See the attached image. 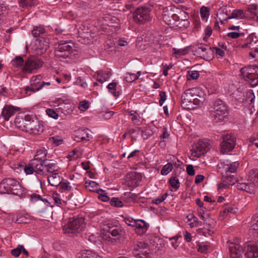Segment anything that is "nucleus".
I'll return each mask as SVG.
<instances>
[{"label": "nucleus", "mask_w": 258, "mask_h": 258, "mask_svg": "<svg viewBox=\"0 0 258 258\" xmlns=\"http://www.w3.org/2000/svg\"><path fill=\"white\" fill-rule=\"evenodd\" d=\"M26 193L24 188L16 179L11 178L4 179L0 183V194H13L20 198Z\"/></svg>", "instance_id": "1"}, {"label": "nucleus", "mask_w": 258, "mask_h": 258, "mask_svg": "<svg viewBox=\"0 0 258 258\" xmlns=\"http://www.w3.org/2000/svg\"><path fill=\"white\" fill-rule=\"evenodd\" d=\"M54 53L55 56L60 60L71 57L77 54V47L71 41L61 40L58 42Z\"/></svg>", "instance_id": "2"}, {"label": "nucleus", "mask_w": 258, "mask_h": 258, "mask_svg": "<svg viewBox=\"0 0 258 258\" xmlns=\"http://www.w3.org/2000/svg\"><path fill=\"white\" fill-rule=\"evenodd\" d=\"M198 91L194 88L187 89L184 91L181 96V105L187 109L194 108L193 105H201L203 104V96L200 99L195 98Z\"/></svg>", "instance_id": "3"}, {"label": "nucleus", "mask_w": 258, "mask_h": 258, "mask_svg": "<svg viewBox=\"0 0 258 258\" xmlns=\"http://www.w3.org/2000/svg\"><path fill=\"white\" fill-rule=\"evenodd\" d=\"M210 114L215 122H221L227 116V106L223 101L217 100L211 107Z\"/></svg>", "instance_id": "4"}, {"label": "nucleus", "mask_w": 258, "mask_h": 258, "mask_svg": "<svg viewBox=\"0 0 258 258\" xmlns=\"http://www.w3.org/2000/svg\"><path fill=\"white\" fill-rule=\"evenodd\" d=\"M84 218L76 216L69 219V222L63 227L65 233L73 234L80 232L84 227Z\"/></svg>", "instance_id": "5"}, {"label": "nucleus", "mask_w": 258, "mask_h": 258, "mask_svg": "<svg viewBox=\"0 0 258 258\" xmlns=\"http://www.w3.org/2000/svg\"><path fill=\"white\" fill-rule=\"evenodd\" d=\"M240 71L243 79L246 81H250V84L252 87L258 85V68L244 67Z\"/></svg>", "instance_id": "6"}, {"label": "nucleus", "mask_w": 258, "mask_h": 258, "mask_svg": "<svg viewBox=\"0 0 258 258\" xmlns=\"http://www.w3.org/2000/svg\"><path fill=\"white\" fill-rule=\"evenodd\" d=\"M210 144L208 141L205 139L200 140L196 143L191 150V156L192 157V160H195L204 155L210 149Z\"/></svg>", "instance_id": "7"}, {"label": "nucleus", "mask_w": 258, "mask_h": 258, "mask_svg": "<svg viewBox=\"0 0 258 258\" xmlns=\"http://www.w3.org/2000/svg\"><path fill=\"white\" fill-rule=\"evenodd\" d=\"M105 229L108 234L109 239L108 240L109 241L115 244L120 242L123 240V237L122 235L123 231L120 228L116 226H110L107 225ZM106 239L107 240V238H106Z\"/></svg>", "instance_id": "8"}, {"label": "nucleus", "mask_w": 258, "mask_h": 258, "mask_svg": "<svg viewBox=\"0 0 258 258\" xmlns=\"http://www.w3.org/2000/svg\"><path fill=\"white\" fill-rule=\"evenodd\" d=\"M164 245L163 239L153 235L148 237V241H146V248H148L149 251L155 250L156 253L162 250Z\"/></svg>", "instance_id": "9"}, {"label": "nucleus", "mask_w": 258, "mask_h": 258, "mask_svg": "<svg viewBox=\"0 0 258 258\" xmlns=\"http://www.w3.org/2000/svg\"><path fill=\"white\" fill-rule=\"evenodd\" d=\"M195 54L206 60L211 59L214 53L212 47L206 44H200L195 47Z\"/></svg>", "instance_id": "10"}, {"label": "nucleus", "mask_w": 258, "mask_h": 258, "mask_svg": "<svg viewBox=\"0 0 258 258\" xmlns=\"http://www.w3.org/2000/svg\"><path fill=\"white\" fill-rule=\"evenodd\" d=\"M236 145V138L234 135L229 134L223 137V141L221 144V151L226 153L232 151Z\"/></svg>", "instance_id": "11"}, {"label": "nucleus", "mask_w": 258, "mask_h": 258, "mask_svg": "<svg viewBox=\"0 0 258 258\" xmlns=\"http://www.w3.org/2000/svg\"><path fill=\"white\" fill-rule=\"evenodd\" d=\"M43 62L41 59L36 57H30L25 61L23 68L24 71L31 73L35 70L41 68Z\"/></svg>", "instance_id": "12"}, {"label": "nucleus", "mask_w": 258, "mask_h": 258, "mask_svg": "<svg viewBox=\"0 0 258 258\" xmlns=\"http://www.w3.org/2000/svg\"><path fill=\"white\" fill-rule=\"evenodd\" d=\"M124 222L127 225L135 227V232L138 235H142L145 232V221L144 220L126 218L124 219Z\"/></svg>", "instance_id": "13"}, {"label": "nucleus", "mask_w": 258, "mask_h": 258, "mask_svg": "<svg viewBox=\"0 0 258 258\" xmlns=\"http://www.w3.org/2000/svg\"><path fill=\"white\" fill-rule=\"evenodd\" d=\"M25 132L31 134L39 135L43 132V127L37 120L31 119L29 116Z\"/></svg>", "instance_id": "14"}, {"label": "nucleus", "mask_w": 258, "mask_h": 258, "mask_svg": "<svg viewBox=\"0 0 258 258\" xmlns=\"http://www.w3.org/2000/svg\"><path fill=\"white\" fill-rule=\"evenodd\" d=\"M41 76L40 75L37 76L35 77H33L31 79V84L30 86L26 87L25 91L27 95H30L31 93H29V91L31 92H35L41 89L45 84V82H41Z\"/></svg>", "instance_id": "15"}, {"label": "nucleus", "mask_w": 258, "mask_h": 258, "mask_svg": "<svg viewBox=\"0 0 258 258\" xmlns=\"http://www.w3.org/2000/svg\"><path fill=\"white\" fill-rule=\"evenodd\" d=\"M229 254L230 258H240L244 252L243 247L238 243L228 242Z\"/></svg>", "instance_id": "16"}, {"label": "nucleus", "mask_w": 258, "mask_h": 258, "mask_svg": "<svg viewBox=\"0 0 258 258\" xmlns=\"http://www.w3.org/2000/svg\"><path fill=\"white\" fill-rule=\"evenodd\" d=\"M142 180V176L139 173L131 172L126 175V183L130 187L137 186Z\"/></svg>", "instance_id": "17"}, {"label": "nucleus", "mask_w": 258, "mask_h": 258, "mask_svg": "<svg viewBox=\"0 0 258 258\" xmlns=\"http://www.w3.org/2000/svg\"><path fill=\"white\" fill-rule=\"evenodd\" d=\"M239 165L238 162H234L231 163L221 162L218 164V167L220 169H222L223 170V172H225L224 174H229L236 172Z\"/></svg>", "instance_id": "18"}, {"label": "nucleus", "mask_w": 258, "mask_h": 258, "mask_svg": "<svg viewBox=\"0 0 258 258\" xmlns=\"http://www.w3.org/2000/svg\"><path fill=\"white\" fill-rule=\"evenodd\" d=\"M35 44L36 45V50L37 51V53L42 54L49 48V39L41 37L39 39L35 40Z\"/></svg>", "instance_id": "19"}, {"label": "nucleus", "mask_w": 258, "mask_h": 258, "mask_svg": "<svg viewBox=\"0 0 258 258\" xmlns=\"http://www.w3.org/2000/svg\"><path fill=\"white\" fill-rule=\"evenodd\" d=\"M19 110V108L15 107L11 105H6L4 106L1 116H2L6 121L9 120V118Z\"/></svg>", "instance_id": "20"}, {"label": "nucleus", "mask_w": 258, "mask_h": 258, "mask_svg": "<svg viewBox=\"0 0 258 258\" xmlns=\"http://www.w3.org/2000/svg\"><path fill=\"white\" fill-rule=\"evenodd\" d=\"M248 180L251 187H253L254 191L258 187V169H253L249 171Z\"/></svg>", "instance_id": "21"}, {"label": "nucleus", "mask_w": 258, "mask_h": 258, "mask_svg": "<svg viewBox=\"0 0 258 258\" xmlns=\"http://www.w3.org/2000/svg\"><path fill=\"white\" fill-rule=\"evenodd\" d=\"M145 241L139 242L135 246L134 254L137 258H145Z\"/></svg>", "instance_id": "22"}, {"label": "nucleus", "mask_w": 258, "mask_h": 258, "mask_svg": "<svg viewBox=\"0 0 258 258\" xmlns=\"http://www.w3.org/2000/svg\"><path fill=\"white\" fill-rule=\"evenodd\" d=\"M45 163L44 162L31 160V165L34 168L35 172L40 175H45Z\"/></svg>", "instance_id": "23"}, {"label": "nucleus", "mask_w": 258, "mask_h": 258, "mask_svg": "<svg viewBox=\"0 0 258 258\" xmlns=\"http://www.w3.org/2000/svg\"><path fill=\"white\" fill-rule=\"evenodd\" d=\"M145 17V9L144 8H138L133 14L134 21L138 23H143Z\"/></svg>", "instance_id": "24"}, {"label": "nucleus", "mask_w": 258, "mask_h": 258, "mask_svg": "<svg viewBox=\"0 0 258 258\" xmlns=\"http://www.w3.org/2000/svg\"><path fill=\"white\" fill-rule=\"evenodd\" d=\"M89 131L87 129L79 131L77 132V135L75 136L74 140L78 142L80 141H89L91 138V135L88 133Z\"/></svg>", "instance_id": "25"}, {"label": "nucleus", "mask_w": 258, "mask_h": 258, "mask_svg": "<svg viewBox=\"0 0 258 258\" xmlns=\"http://www.w3.org/2000/svg\"><path fill=\"white\" fill-rule=\"evenodd\" d=\"M245 254L248 258L258 257V244L248 245Z\"/></svg>", "instance_id": "26"}, {"label": "nucleus", "mask_w": 258, "mask_h": 258, "mask_svg": "<svg viewBox=\"0 0 258 258\" xmlns=\"http://www.w3.org/2000/svg\"><path fill=\"white\" fill-rule=\"evenodd\" d=\"M29 116H25V118H16L15 120L16 126L19 129L25 132Z\"/></svg>", "instance_id": "27"}, {"label": "nucleus", "mask_w": 258, "mask_h": 258, "mask_svg": "<svg viewBox=\"0 0 258 258\" xmlns=\"http://www.w3.org/2000/svg\"><path fill=\"white\" fill-rule=\"evenodd\" d=\"M47 154V151L45 148L38 150L34 157V158L32 160H36L37 161L46 162L47 161L46 156Z\"/></svg>", "instance_id": "28"}, {"label": "nucleus", "mask_w": 258, "mask_h": 258, "mask_svg": "<svg viewBox=\"0 0 258 258\" xmlns=\"http://www.w3.org/2000/svg\"><path fill=\"white\" fill-rule=\"evenodd\" d=\"M45 175H47V173L53 174L58 172V168L56 164L51 162L50 160L47 161L45 163Z\"/></svg>", "instance_id": "29"}, {"label": "nucleus", "mask_w": 258, "mask_h": 258, "mask_svg": "<svg viewBox=\"0 0 258 258\" xmlns=\"http://www.w3.org/2000/svg\"><path fill=\"white\" fill-rule=\"evenodd\" d=\"M97 72L95 77L96 80L100 83L107 81L111 76V73L109 71H99Z\"/></svg>", "instance_id": "30"}, {"label": "nucleus", "mask_w": 258, "mask_h": 258, "mask_svg": "<svg viewBox=\"0 0 258 258\" xmlns=\"http://www.w3.org/2000/svg\"><path fill=\"white\" fill-rule=\"evenodd\" d=\"M49 183L52 186H57L61 183L60 177L58 172L54 173L47 177Z\"/></svg>", "instance_id": "31"}, {"label": "nucleus", "mask_w": 258, "mask_h": 258, "mask_svg": "<svg viewBox=\"0 0 258 258\" xmlns=\"http://www.w3.org/2000/svg\"><path fill=\"white\" fill-rule=\"evenodd\" d=\"M245 17V14L243 11L241 10H234L231 16L223 18L224 20H228L231 19H241Z\"/></svg>", "instance_id": "32"}, {"label": "nucleus", "mask_w": 258, "mask_h": 258, "mask_svg": "<svg viewBox=\"0 0 258 258\" xmlns=\"http://www.w3.org/2000/svg\"><path fill=\"white\" fill-rule=\"evenodd\" d=\"M249 224L250 232L255 231L258 233V215H254L251 219Z\"/></svg>", "instance_id": "33"}, {"label": "nucleus", "mask_w": 258, "mask_h": 258, "mask_svg": "<svg viewBox=\"0 0 258 258\" xmlns=\"http://www.w3.org/2000/svg\"><path fill=\"white\" fill-rule=\"evenodd\" d=\"M232 97L238 102H243L245 100L247 101V99L244 98V94L239 90H236L232 94Z\"/></svg>", "instance_id": "34"}, {"label": "nucleus", "mask_w": 258, "mask_h": 258, "mask_svg": "<svg viewBox=\"0 0 258 258\" xmlns=\"http://www.w3.org/2000/svg\"><path fill=\"white\" fill-rule=\"evenodd\" d=\"M103 19L106 22V24L108 26L113 27L114 24H118L119 20L117 18L110 16L109 15H106Z\"/></svg>", "instance_id": "35"}, {"label": "nucleus", "mask_w": 258, "mask_h": 258, "mask_svg": "<svg viewBox=\"0 0 258 258\" xmlns=\"http://www.w3.org/2000/svg\"><path fill=\"white\" fill-rule=\"evenodd\" d=\"M227 7L224 6L221 7L217 13V19L220 21V22L223 24V21L225 20H223V18H226L228 17Z\"/></svg>", "instance_id": "36"}, {"label": "nucleus", "mask_w": 258, "mask_h": 258, "mask_svg": "<svg viewBox=\"0 0 258 258\" xmlns=\"http://www.w3.org/2000/svg\"><path fill=\"white\" fill-rule=\"evenodd\" d=\"M59 185L62 190L67 191L71 192L77 189V187L75 184H74L73 186H72L70 183L68 181L63 182L61 181Z\"/></svg>", "instance_id": "37"}, {"label": "nucleus", "mask_w": 258, "mask_h": 258, "mask_svg": "<svg viewBox=\"0 0 258 258\" xmlns=\"http://www.w3.org/2000/svg\"><path fill=\"white\" fill-rule=\"evenodd\" d=\"M236 187L238 189L244 190L248 192H253L254 191V189L251 187V185H247L245 183L238 182L236 184Z\"/></svg>", "instance_id": "38"}, {"label": "nucleus", "mask_w": 258, "mask_h": 258, "mask_svg": "<svg viewBox=\"0 0 258 258\" xmlns=\"http://www.w3.org/2000/svg\"><path fill=\"white\" fill-rule=\"evenodd\" d=\"M85 186L90 191H95L97 189L98 184L94 181H87L85 183Z\"/></svg>", "instance_id": "39"}, {"label": "nucleus", "mask_w": 258, "mask_h": 258, "mask_svg": "<svg viewBox=\"0 0 258 258\" xmlns=\"http://www.w3.org/2000/svg\"><path fill=\"white\" fill-rule=\"evenodd\" d=\"M116 83H111L107 86V88L109 92L112 93L114 96H118L119 95V91H116Z\"/></svg>", "instance_id": "40"}, {"label": "nucleus", "mask_w": 258, "mask_h": 258, "mask_svg": "<svg viewBox=\"0 0 258 258\" xmlns=\"http://www.w3.org/2000/svg\"><path fill=\"white\" fill-rule=\"evenodd\" d=\"M45 32V30L44 28L42 27H36L33 30L32 33L35 37H40V38L41 37V35L44 34Z\"/></svg>", "instance_id": "41"}, {"label": "nucleus", "mask_w": 258, "mask_h": 258, "mask_svg": "<svg viewBox=\"0 0 258 258\" xmlns=\"http://www.w3.org/2000/svg\"><path fill=\"white\" fill-rule=\"evenodd\" d=\"M146 22L147 21V17L152 18L154 14V5L153 4H148L146 5Z\"/></svg>", "instance_id": "42"}, {"label": "nucleus", "mask_w": 258, "mask_h": 258, "mask_svg": "<svg viewBox=\"0 0 258 258\" xmlns=\"http://www.w3.org/2000/svg\"><path fill=\"white\" fill-rule=\"evenodd\" d=\"M173 169V165L171 163H168L164 165L161 170V174L163 175H167Z\"/></svg>", "instance_id": "43"}, {"label": "nucleus", "mask_w": 258, "mask_h": 258, "mask_svg": "<svg viewBox=\"0 0 258 258\" xmlns=\"http://www.w3.org/2000/svg\"><path fill=\"white\" fill-rule=\"evenodd\" d=\"M31 200L32 202H35L38 201H41L44 202L46 206H48L49 203L48 201L45 199H43L39 195L33 194L31 195Z\"/></svg>", "instance_id": "44"}, {"label": "nucleus", "mask_w": 258, "mask_h": 258, "mask_svg": "<svg viewBox=\"0 0 258 258\" xmlns=\"http://www.w3.org/2000/svg\"><path fill=\"white\" fill-rule=\"evenodd\" d=\"M170 185L175 189L177 190L180 186V183L176 177H171L169 180Z\"/></svg>", "instance_id": "45"}, {"label": "nucleus", "mask_w": 258, "mask_h": 258, "mask_svg": "<svg viewBox=\"0 0 258 258\" xmlns=\"http://www.w3.org/2000/svg\"><path fill=\"white\" fill-rule=\"evenodd\" d=\"M210 246L203 243H199L197 246V250L202 253H207Z\"/></svg>", "instance_id": "46"}, {"label": "nucleus", "mask_w": 258, "mask_h": 258, "mask_svg": "<svg viewBox=\"0 0 258 258\" xmlns=\"http://www.w3.org/2000/svg\"><path fill=\"white\" fill-rule=\"evenodd\" d=\"M199 77V72L197 71H188L186 75L188 80H196Z\"/></svg>", "instance_id": "47"}, {"label": "nucleus", "mask_w": 258, "mask_h": 258, "mask_svg": "<svg viewBox=\"0 0 258 258\" xmlns=\"http://www.w3.org/2000/svg\"><path fill=\"white\" fill-rule=\"evenodd\" d=\"M35 3V0H19L20 6L23 8L33 6Z\"/></svg>", "instance_id": "48"}, {"label": "nucleus", "mask_w": 258, "mask_h": 258, "mask_svg": "<svg viewBox=\"0 0 258 258\" xmlns=\"http://www.w3.org/2000/svg\"><path fill=\"white\" fill-rule=\"evenodd\" d=\"M80 258H102L101 256L98 255L96 253H92L89 250H87L86 252H83Z\"/></svg>", "instance_id": "49"}, {"label": "nucleus", "mask_w": 258, "mask_h": 258, "mask_svg": "<svg viewBox=\"0 0 258 258\" xmlns=\"http://www.w3.org/2000/svg\"><path fill=\"white\" fill-rule=\"evenodd\" d=\"M200 14L203 19L208 18L210 15V8L203 6L200 9Z\"/></svg>", "instance_id": "50"}, {"label": "nucleus", "mask_w": 258, "mask_h": 258, "mask_svg": "<svg viewBox=\"0 0 258 258\" xmlns=\"http://www.w3.org/2000/svg\"><path fill=\"white\" fill-rule=\"evenodd\" d=\"M127 113L132 116L131 120L136 123L137 125L139 124L140 121L138 118V115L136 111L134 110H127Z\"/></svg>", "instance_id": "51"}, {"label": "nucleus", "mask_w": 258, "mask_h": 258, "mask_svg": "<svg viewBox=\"0 0 258 258\" xmlns=\"http://www.w3.org/2000/svg\"><path fill=\"white\" fill-rule=\"evenodd\" d=\"M24 60L21 56H16L15 59L12 60L11 63L12 66L19 67L23 65Z\"/></svg>", "instance_id": "52"}, {"label": "nucleus", "mask_w": 258, "mask_h": 258, "mask_svg": "<svg viewBox=\"0 0 258 258\" xmlns=\"http://www.w3.org/2000/svg\"><path fill=\"white\" fill-rule=\"evenodd\" d=\"M222 177L224 179V181L227 182L229 184H233L236 181L234 176H229L228 174H224L223 172H222Z\"/></svg>", "instance_id": "53"}, {"label": "nucleus", "mask_w": 258, "mask_h": 258, "mask_svg": "<svg viewBox=\"0 0 258 258\" xmlns=\"http://www.w3.org/2000/svg\"><path fill=\"white\" fill-rule=\"evenodd\" d=\"M138 78V76L135 74L127 73L125 77V80L126 82L132 83Z\"/></svg>", "instance_id": "54"}, {"label": "nucleus", "mask_w": 258, "mask_h": 258, "mask_svg": "<svg viewBox=\"0 0 258 258\" xmlns=\"http://www.w3.org/2000/svg\"><path fill=\"white\" fill-rule=\"evenodd\" d=\"M174 54L176 57H179L182 55H184L188 53V49L186 48L184 49H173Z\"/></svg>", "instance_id": "55"}, {"label": "nucleus", "mask_w": 258, "mask_h": 258, "mask_svg": "<svg viewBox=\"0 0 258 258\" xmlns=\"http://www.w3.org/2000/svg\"><path fill=\"white\" fill-rule=\"evenodd\" d=\"M111 206L116 207H122L123 206V203L119 199L117 198H113L110 202Z\"/></svg>", "instance_id": "56"}, {"label": "nucleus", "mask_w": 258, "mask_h": 258, "mask_svg": "<svg viewBox=\"0 0 258 258\" xmlns=\"http://www.w3.org/2000/svg\"><path fill=\"white\" fill-rule=\"evenodd\" d=\"M238 211V209L237 207L228 206L223 210V212L224 214H225L227 212V213L236 214Z\"/></svg>", "instance_id": "57"}, {"label": "nucleus", "mask_w": 258, "mask_h": 258, "mask_svg": "<svg viewBox=\"0 0 258 258\" xmlns=\"http://www.w3.org/2000/svg\"><path fill=\"white\" fill-rule=\"evenodd\" d=\"M89 106V102L87 100H84L80 102L79 105V108L81 111L86 110Z\"/></svg>", "instance_id": "58"}, {"label": "nucleus", "mask_w": 258, "mask_h": 258, "mask_svg": "<svg viewBox=\"0 0 258 258\" xmlns=\"http://www.w3.org/2000/svg\"><path fill=\"white\" fill-rule=\"evenodd\" d=\"M168 196V193L166 192L164 194H163L162 196H161L160 197H158V198L153 200L152 201V203L153 204H155L156 205H158L163 201H164Z\"/></svg>", "instance_id": "59"}, {"label": "nucleus", "mask_w": 258, "mask_h": 258, "mask_svg": "<svg viewBox=\"0 0 258 258\" xmlns=\"http://www.w3.org/2000/svg\"><path fill=\"white\" fill-rule=\"evenodd\" d=\"M24 171L27 174H31L35 172L34 168L31 165V161L28 164L26 165L24 168Z\"/></svg>", "instance_id": "60"}, {"label": "nucleus", "mask_w": 258, "mask_h": 258, "mask_svg": "<svg viewBox=\"0 0 258 258\" xmlns=\"http://www.w3.org/2000/svg\"><path fill=\"white\" fill-rule=\"evenodd\" d=\"M46 113L49 116L54 119H57L58 117V115L52 109H47L46 110Z\"/></svg>", "instance_id": "61"}, {"label": "nucleus", "mask_w": 258, "mask_h": 258, "mask_svg": "<svg viewBox=\"0 0 258 258\" xmlns=\"http://www.w3.org/2000/svg\"><path fill=\"white\" fill-rule=\"evenodd\" d=\"M212 49L214 51V50H215V53L217 56H219L220 57H223L224 56L225 52L222 49L217 47H213L212 48Z\"/></svg>", "instance_id": "62"}, {"label": "nucleus", "mask_w": 258, "mask_h": 258, "mask_svg": "<svg viewBox=\"0 0 258 258\" xmlns=\"http://www.w3.org/2000/svg\"><path fill=\"white\" fill-rule=\"evenodd\" d=\"M77 83L83 88H86L88 86L87 83L81 77L78 78Z\"/></svg>", "instance_id": "63"}, {"label": "nucleus", "mask_w": 258, "mask_h": 258, "mask_svg": "<svg viewBox=\"0 0 258 258\" xmlns=\"http://www.w3.org/2000/svg\"><path fill=\"white\" fill-rule=\"evenodd\" d=\"M186 171L189 175L193 176L195 174L194 166L192 165H188L186 167Z\"/></svg>", "instance_id": "64"}]
</instances>
